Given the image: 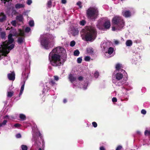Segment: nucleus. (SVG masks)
Segmentation results:
<instances>
[{
	"label": "nucleus",
	"mask_w": 150,
	"mask_h": 150,
	"mask_svg": "<svg viewBox=\"0 0 150 150\" xmlns=\"http://www.w3.org/2000/svg\"><path fill=\"white\" fill-rule=\"evenodd\" d=\"M71 33L73 36H75L78 34L79 31L77 28L73 27L71 28Z\"/></svg>",
	"instance_id": "nucleus-10"
},
{
	"label": "nucleus",
	"mask_w": 150,
	"mask_h": 150,
	"mask_svg": "<svg viewBox=\"0 0 150 150\" xmlns=\"http://www.w3.org/2000/svg\"><path fill=\"white\" fill-rule=\"evenodd\" d=\"M19 117L22 120H24L26 119L25 116L22 114H20L19 115Z\"/></svg>",
	"instance_id": "nucleus-22"
},
{
	"label": "nucleus",
	"mask_w": 150,
	"mask_h": 150,
	"mask_svg": "<svg viewBox=\"0 0 150 150\" xmlns=\"http://www.w3.org/2000/svg\"><path fill=\"white\" fill-rule=\"evenodd\" d=\"M16 19L20 22H22L23 20V15L21 14L17 16L16 17Z\"/></svg>",
	"instance_id": "nucleus-15"
},
{
	"label": "nucleus",
	"mask_w": 150,
	"mask_h": 150,
	"mask_svg": "<svg viewBox=\"0 0 150 150\" xmlns=\"http://www.w3.org/2000/svg\"><path fill=\"white\" fill-rule=\"evenodd\" d=\"M15 45L13 44H11L10 45L8 46H7L6 47H5L4 46V47L6 48H7L8 49V50H11L13 48H14V47Z\"/></svg>",
	"instance_id": "nucleus-24"
},
{
	"label": "nucleus",
	"mask_w": 150,
	"mask_h": 150,
	"mask_svg": "<svg viewBox=\"0 0 150 150\" xmlns=\"http://www.w3.org/2000/svg\"><path fill=\"white\" fill-rule=\"evenodd\" d=\"M112 23L114 25H116L119 27L118 30L122 28L124 25V21L119 16L114 17L112 19Z\"/></svg>",
	"instance_id": "nucleus-5"
},
{
	"label": "nucleus",
	"mask_w": 150,
	"mask_h": 150,
	"mask_svg": "<svg viewBox=\"0 0 150 150\" xmlns=\"http://www.w3.org/2000/svg\"><path fill=\"white\" fill-rule=\"evenodd\" d=\"M21 147L22 150H27L28 149V147L26 145H22Z\"/></svg>",
	"instance_id": "nucleus-32"
},
{
	"label": "nucleus",
	"mask_w": 150,
	"mask_h": 150,
	"mask_svg": "<svg viewBox=\"0 0 150 150\" xmlns=\"http://www.w3.org/2000/svg\"><path fill=\"white\" fill-rule=\"evenodd\" d=\"M117 100V99L115 97H113L112 99V101L113 102H116Z\"/></svg>",
	"instance_id": "nucleus-51"
},
{
	"label": "nucleus",
	"mask_w": 150,
	"mask_h": 150,
	"mask_svg": "<svg viewBox=\"0 0 150 150\" xmlns=\"http://www.w3.org/2000/svg\"><path fill=\"white\" fill-rule=\"evenodd\" d=\"M103 25L105 30L109 29L111 26L110 21L108 20L106 21L103 23Z\"/></svg>",
	"instance_id": "nucleus-8"
},
{
	"label": "nucleus",
	"mask_w": 150,
	"mask_h": 150,
	"mask_svg": "<svg viewBox=\"0 0 150 150\" xmlns=\"http://www.w3.org/2000/svg\"><path fill=\"white\" fill-rule=\"evenodd\" d=\"M141 112L144 115L146 114V111L145 110L142 109V110Z\"/></svg>",
	"instance_id": "nucleus-52"
},
{
	"label": "nucleus",
	"mask_w": 150,
	"mask_h": 150,
	"mask_svg": "<svg viewBox=\"0 0 150 150\" xmlns=\"http://www.w3.org/2000/svg\"><path fill=\"white\" fill-rule=\"evenodd\" d=\"M122 68V64L119 63H117L116 64L115 68L117 71H119L120 68Z\"/></svg>",
	"instance_id": "nucleus-23"
},
{
	"label": "nucleus",
	"mask_w": 150,
	"mask_h": 150,
	"mask_svg": "<svg viewBox=\"0 0 150 150\" xmlns=\"http://www.w3.org/2000/svg\"><path fill=\"white\" fill-rule=\"evenodd\" d=\"M69 78L70 81L72 83L75 81L76 79V77H74L73 75L71 74H69Z\"/></svg>",
	"instance_id": "nucleus-16"
},
{
	"label": "nucleus",
	"mask_w": 150,
	"mask_h": 150,
	"mask_svg": "<svg viewBox=\"0 0 150 150\" xmlns=\"http://www.w3.org/2000/svg\"><path fill=\"white\" fill-rule=\"evenodd\" d=\"M38 150H42V149H41V148H40Z\"/></svg>",
	"instance_id": "nucleus-64"
},
{
	"label": "nucleus",
	"mask_w": 150,
	"mask_h": 150,
	"mask_svg": "<svg viewBox=\"0 0 150 150\" xmlns=\"http://www.w3.org/2000/svg\"><path fill=\"white\" fill-rule=\"evenodd\" d=\"M3 52V50L1 48V47H0V52Z\"/></svg>",
	"instance_id": "nucleus-61"
},
{
	"label": "nucleus",
	"mask_w": 150,
	"mask_h": 150,
	"mask_svg": "<svg viewBox=\"0 0 150 150\" xmlns=\"http://www.w3.org/2000/svg\"><path fill=\"white\" fill-rule=\"evenodd\" d=\"M13 35L11 33H10L8 36V41L6 40L3 42V44L1 45L6 47L10 44H12L14 41V39L12 38Z\"/></svg>",
	"instance_id": "nucleus-7"
},
{
	"label": "nucleus",
	"mask_w": 150,
	"mask_h": 150,
	"mask_svg": "<svg viewBox=\"0 0 150 150\" xmlns=\"http://www.w3.org/2000/svg\"><path fill=\"white\" fill-rule=\"evenodd\" d=\"M11 23L12 25L14 26H16V21L15 20L12 21L11 22Z\"/></svg>",
	"instance_id": "nucleus-37"
},
{
	"label": "nucleus",
	"mask_w": 150,
	"mask_h": 150,
	"mask_svg": "<svg viewBox=\"0 0 150 150\" xmlns=\"http://www.w3.org/2000/svg\"><path fill=\"white\" fill-rule=\"evenodd\" d=\"M24 5L22 4H18L15 6V8L17 9L20 8H23Z\"/></svg>",
	"instance_id": "nucleus-19"
},
{
	"label": "nucleus",
	"mask_w": 150,
	"mask_h": 150,
	"mask_svg": "<svg viewBox=\"0 0 150 150\" xmlns=\"http://www.w3.org/2000/svg\"><path fill=\"white\" fill-rule=\"evenodd\" d=\"M49 83L52 86H54L56 84L54 81L53 79H50L49 81Z\"/></svg>",
	"instance_id": "nucleus-25"
},
{
	"label": "nucleus",
	"mask_w": 150,
	"mask_h": 150,
	"mask_svg": "<svg viewBox=\"0 0 150 150\" xmlns=\"http://www.w3.org/2000/svg\"><path fill=\"white\" fill-rule=\"evenodd\" d=\"M63 102L64 103H66L67 102V100L66 99H64L63 100Z\"/></svg>",
	"instance_id": "nucleus-58"
},
{
	"label": "nucleus",
	"mask_w": 150,
	"mask_h": 150,
	"mask_svg": "<svg viewBox=\"0 0 150 150\" xmlns=\"http://www.w3.org/2000/svg\"><path fill=\"white\" fill-rule=\"evenodd\" d=\"M119 43V42L117 40H115V41H114V43L115 44H116V45H117Z\"/></svg>",
	"instance_id": "nucleus-56"
},
{
	"label": "nucleus",
	"mask_w": 150,
	"mask_h": 150,
	"mask_svg": "<svg viewBox=\"0 0 150 150\" xmlns=\"http://www.w3.org/2000/svg\"><path fill=\"white\" fill-rule=\"evenodd\" d=\"M126 44L127 46H131L132 45V41L130 40H127L126 42Z\"/></svg>",
	"instance_id": "nucleus-20"
},
{
	"label": "nucleus",
	"mask_w": 150,
	"mask_h": 150,
	"mask_svg": "<svg viewBox=\"0 0 150 150\" xmlns=\"http://www.w3.org/2000/svg\"><path fill=\"white\" fill-rule=\"evenodd\" d=\"M114 51V48L112 47H110L108 50L107 52L109 54H111Z\"/></svg>",
	"instance_id": "nucleus-21"
},
{
	"label": "nucleus",
	"mask_w": 150,
	"mask_h": 150,
	"mask_svg": "<svg viewBox=\"0 0 150 150\" xmlns=\"http://www.w3.org/2000/svg\"><path fill=\"white\" fill-rule=\"evenodd\" d=\"M82 61V59L81 57H79L77 59V62L78 63H81Z\"/></svg>",
	"instance_id": "nucleus-40"
},
{
	"label": "nucleus",
	"mask_w": 150,
	"mask_h": 150,
	"mask_svg": "<svg viewBox=\"0 0 150 150\" xmlns=\"http://www.w3.org/2000/svg\"><path fill=\"white\" fill-rule=\"evenodd\" d=\"M29 25L31 27H32L34 26V22L33 20H30L29 22Z\"/></svg>",
	"instance_id": "nucleus-36"
},
{
	"label": "nucleus",
	"mask_w": 150,
	"mask_h": 150,
	"mask_svg": "<svg viewBox=\"0 0 150 150\" xmlns=\"http://www.w3.org/2000/svg\"><path fill=\"white\" fill-rule=\"evenodd\" d=\"M25 40L24 37H19L18 38L17 42L19 44H22Z\"/></svg>",
	"instance_id": "nucleus-13"
},
{
	"label": "nucleus",
	"mask_w": 150,
	"mask_h": 150,
	"mask_svg": "<svg viewBox=\"0 0 150 150\" xmlns=\"http://www.w3.org/2000/svg\"><path fill=\"white\" fill-rule=\"evenodd\" d=\"M21 136L20 133H18L16 134V137L17 138H21Z\"/></svg>",
	"instance_id": "nucleus-48"
},
{
	"label": "nucleus",
	"mask_w": 150,
	"mask_h": 150,
	"mask_svg": "<svg viewBox=\"0 0 150 150\" xmlns=\"http://www.w3.org/2000/svg\"><path fill=\"white\" fill-rule=\"evenodd\" d=\"M4 119H6V118H8L9 117V116L8 115H6L5 116H4Z\"/></svg>",
	"instance_id": "nucleus-59"
},
{
	"label": "nucleus",
	"mask_w": 150,
	"mask_h": 150,
	"mask_svg": "<svg viewBox=\"0 0 150 150\" xmlns=\"http://www.w3.org/2000/svg\"><path fill=\"white\" fill-rule=\"evenodd\" d=\"M7 122L6 120H4L2 122L0 123V127L6 125Z\"/></svg>",
	"instance_id": "nucleus-26"
},
{
	"label": "nucleus",
	"mask_w": 150,
	"mask_h": 150,
	"mask_svg": "<svg viewBox=\"0 0 150 150\" xmlns=\"http://www.w3.org/2000/svg\"><path fill=\"white\" fill-rule=\"evenodd\" d=\"M81 4L82 3L81 1H79L77 3L76 5L78 6L80 8H82Z\"/></svg>",
	"instance_id": "nucleus-35"
},
{
	"label": "nucleus",
	"mask_w": 150,
	"mask_h": 150,
	"mask_svg": "<svg viewBox=\"0 0 150 150\" xmlns=\"http://www.w3.org/2000/svg\"><path fill=\"white\" fill-rule=\"evenodd\" d=\"M21 125L18 123H16L14 125V126L16 127H21Z\"/></svg>",
	"instance_id": "nucleus-47"
},
{
	"label": "nucleus",
	"mask_w": 150,
	"mask_h": 150,
	"mask_svg": "<svg viewBox=\"0 0 150 150\" xmlns=\"http://www.w3.org/2000/svg\"><path fill=\"white\" fill-rule=\"evenodd\" d=\"M87 51L88 53L92 55L94 54V50L92 48H87Z\"/></svg>",
	"instance_id": "nucleus-17"
},
{
	"label": "nucleus",
	"mask_w": 150,
	"mask_h": 150,
	"mask_svg": "<svg viewBox=\"0 0 150 150\" xmlns=\"http://www.w3.org/2000/svg\"><path fill=\"white\" fill-rule=\"evenodd\" d=\"M100 150H105L104 147L102 146L100 147Z\"/></svg>",
	"instance_id": "nucleus-55"
},
{
	"label": "nucleus",
	"mask_w": 150,
	"mask_h": 150,
	"mask_svg": "<svg viewBox=\"0 0 150 150\" xmlns=\"http://www.w3.org/2000/svg\"><path fill=\"white\" fill-rule=\"evenodd\" d=\"M65 52L63 48L60 47H57L52 50L49 54V59L52 66L57 67L61 65V56L65 53Z\"/></svg>",
	"instance_id": "nucleus-1"
},
{
	"label": "nucleus",
	"mask_w": 150,
	"mask_h": 150,
	"mask_svg": "<svg viewBox=\"0 0 150 150\" xmlns=\"http://www.w3.org/2000/svg\"><path fill=\"white\" fill-rule=\"evenodd\" d=\"M52 1L51 0L48 1L47 3V7L49 8H51L52 7Z\"/></svg>",
	"instance_id": "nucleus-29"
},
{
	"label": "nucleus",
	"mask_w": 150,
	"mask_h": 150,
	"mask_svg": "<svg viewBox=\"0 0 150 150\" xmlns=\"http://www.w3.org/2000/svg\"><path fill=\"white\" fill-rule=\"evenodd\" d=\"M80 33L86 41H92L96 37L97 33L95 29L91 26H86L80 32Z\"/></svg>",
	"instance_id": "nucleus-2"
},
{
	"label": "nucleus",
	"mask_w": 150,
	"mask_h": 150,
	"mask_svg": "<svg viewBox=\"0 0 150 150\" xmlns=\"http://www.w3.org/2000/svg\"><path fill=\"white\" fill-rule=\"evenodd\" d=\"M97 26L98 28H99V29H102V28H101V27H100V26H99V25H97Z\"/></svg>",
	"instance_id": "nucleus-60"
},
{
	"label": "nucleus",
	"mask_w": 150,
	"mask_h": 150,
	"mask_svg": "<svg viewBox=\"0 0 150 150\" xmlns=\"http://www.w3.org/2000/svg\"><path fill=\"white\" fill-rule=\"evenodd\" d=\"M6 35L5 31L1 32L0 33V38L2 39L5 40L6 39Z\"/></svg>",
	"instance_id": "nucleus-14"
},
{
	"label": "nucleus",
	"mask_w": 150,
	"mask_h": 150,
	"mask_svg": "<svg viewBox=\"0 0 150 150\" xmlns=\"http://www.w3.org/2000/svg\"><path fill=\"white\" fill-rule=\"evenodd\" d=\"M13 91L8 92L7 96L10 98L13 95Z\"/></svg>",
	"instance_id": "nucleus-30"
},
{
	"label": "nucleus",
	"mask_w": 150,
	"mask_h": 150,
	"mask_svg": "<svg viewBox=\"0 0 150 150\" xmlns=\"http://www.w3.org/2000/svg\"><path fill=\"white\" fill-rule=\"evenodd\" d=\"M39 136L40 137L41 136V134L40 132H39Z\"/></svg>",
	"instance_id": "nucleus-62"
},
{
	"label": "nucleus",
	"mask_w": 150,
	"mask_h": 150,
	"mask_svg": "<svg viewBox=\"0 0 150 150\" xmlns=\"http://www.w3.org/2000/svg\"><path fill=\"white\" fill-rule=\"evenodd\" d=\"M122 15L125 18L130 17L132 16V13L129 10H125L122 12Z\"/></svg>",
	"instance_id": "nucleus-9"
},
{
	"label": "nucleus",
	"mask_w": 150,
	"mask_h": 150,
	"mask_svg": "<svg viewBox=\"0 0 150 150\" xmlns=\"http://www.w3.org/2000/svg\"><path fill=\"white\" fill-rule=\"evenodd\" d=\"M18 35L19 37H24L25 34L24 32L21 31L18 34Z\"/></svg>",
	"instance_id": "nucleus-33"
},
{
	"label": "nucleus",
	"mask_w": 150,
	"mask_h": 150,
	"mask_svg": "<svg viewBox=\"0 0 150 150\" xmlns=\"http://www.w3.org/2000/svg\"><path fill=\"white\" fill-rule=\"evenodd\" d=\"M123 76V74L121 73H117L115 75V79L112 80V82L116 85L119 86L121 85L122 83L121 82H120V80L122 79Z\"/></svg>",
	"instance_id": "nucleus-6"
},
{
	"label": "nucleus",
	"mask_w": 150,
	"mask_h": 150,
	"mask_svg": "<svg viewBox=\"0 0 150 150\" xmlns=\"http://www.w3.org/2000/svg\"><path fill=\"white\" fill-rule=\"evenodd\" d=\"M32 3L31 0H28L27 1V4L28 5H30Z\"/></svg>",
	"instance_id": "nucleus-49"
},
{
	"label": "nucleus",
	"mask_w": 150,
	"mask_h": 150,
	"mask_svg": "<svg viewBox=\"0 0 150 150\" xmlns=\"http://www.w3.org/2000/svg\"><path fill=\"white\" fill-rule=\"evenodd\" d=\"M62 3L65 4L67 3V1L66 0H61Z\"/></svg>",
	"instance_id": "nucleus-54"
},
{
	"label": "nucleus",
	"mask_w": 150,
	"mask_h": 150,
	"mask_svg": "<svg viewBox=\"0 0 150 150\" xmlns=\"http://www.w3.org/2000/svg\"><path fill=\"white\" fill-rule=\"evenodd\" d=\"M27 74V77L26 78V79H27L28 78V73H25V72H23V73H22V76H23V78H26V77H25L26 76V75Z\"/></svg>",
	"instance_id": "nucleus-41"
},
{
	"label": "nucleus",
	"mask_w": 150,
	"mask_h": 150,
	"mask_svg": "<svg viewBox=\"0 0 150 150\" xmlns=\"http://www.w3.org/2000/svg\"><path fill=\"white\" fill-rule=\"evenodd\" d=\"M94 76L96 78H97L99 76V73L98 72L96 71L94 73Z\"/></svg>",
	"instance_id": "nucleus-38"
},
{
	"label": "nucleus",
	"mask_w": 150,
	"mask_h": 150,
	"mask_svg": "<svg viewBox=\"0 0 150 150\" xmlns=\"http://www.w3.org/2000/svg\"><path fill=\"white\" fill-rule=\"evenodd\" d=\"M7 76L10 80L14 81L15 79V74L14 72L11 73H9L7 75Z\"/></svg>",
	"instance_id": "nucleus-11"
},
{
	"label": "nucleus",
	"mask_w": 150,
	"mask_h": 150,
	"mask_svg": "<svg viewBox=\"0 0 150 150\" xmlns=\"http://www.w3.org/2000/svg\"><path fill=\"white\" fill-rule=\"evenodd\" d=\"M30 30V28L29 27H26L25 29V32L28 33Z\"/></svg>",
	"instance_id": "nucleus-42"
},
{
	"label": "nucleus",
	"mask_w": 150,
	"mask_h": 150,
	"mask_svg": "<svg viewBox=\"0 0 150 150\" xmlns=\"http://www.w3.org/2000/svg\"><path fill=\"white\" fill-rule=\"evenodd\" d=\"M80 53L79 51L77 50H75L74 52V55L75 56H78Z\"/></svg>",
	"instance_id": "nucleus-31"
},
{
	"label": "nucleus",
	"mask_w": 150,
	"mask_h": 150,
	"mask_svg": "<svg viewBox=\"0 0 150 150\" xmlns=\"http://www.w3.org/2000/svg\"><path fill=\"white\" fill-rule=\"evenodd\" d=\"M54 79L57 81L58 80L59 78L58 76H54Z\"/></svg>",
	"instance_id": "nucleus-53"
},
{
	"label": "nucleus",
	"mask_w": 150,
	"mask_h": 150,
	"mask_svg": "<svg viewBox=\"0 0 150 150\" xmlns=\"http://www.w3.org/2000/svg\"><path fill=\"white\" fill-rule=\"evenodd\" d=\"M25 83V81H24L23 84L21 86V90L20 91V92L19 95V97L21 96L22 94L23 93V91L24 89Z\"/></svg>",
	"instance_id": "nucleus-18"
},
{
	"label": "nucleus",
	"mask_w": 150,
	"mask_h": 150,
	"mask_svg": "<svg viewBox=\"0 0 150 150\" xmlns=\"http://www.w3.org/2000/svg\"><path fill=\"white\" fill-rule=\"evenodd\" d=\"M83 77L82 76H80L78 78V79L79 81H82L83 80Z\"/></svg>",
	"instance_id": "nucleus-46"
},
{
	"label": "nucleus",
	"mask_w": 150,
	"mask_h": 150,
	"mask_svg": "<svg viewBox=\"0 0 150 150\" xmlns=\"http://www.w3.org/2000/svg\"><path fill=\"white\" fill-rule=\"evenodd\" d=\"M51 38H45L43 39L40 41L41 45L44 47L46 49H49L51 47L50 44L53 43V40L54 39L53 36H50Z\"/></svg>",
	"instance_id": "nucleus-4"
},
{
	"label": "nucleus",
	"mask_w": 150,
	"mask_h": 150,
	"mask_svg": "<svg viewBox=\"0 0 150 150\" xmlns=\"http://www.w3.org/2000/svg\"><path fill=\"white\" fill-rule=\"evenodd\" d=\"M86 23V21L84 20H82L81 21L79 22V24L82 26H84Z\"/></svg>",
	"instance_id": "nucleus-28"
},
{
	"label": "nucleus",
	"mask_w": 150,
	"mask_h": 150,
	"mask_svg": "<svg viewBox=\"0 0 150 150\" xmlns=\"http://www.w3.org/2000/svg\"><path fill=\"white\" fill-rule=\"evenodd\" d=\"M86 17L94 21L97 18L99 15L98 9L96 7H90L86 11Z\"/></svg>",
	"instance_id": "nucleus-3"
},
{
	"label": "nucleus",
	"mask_w": 150,
	"mask_h": 150,
	"mask_svg": "<svg viewBox=\"0 0 150 150\" xmlns=\"http://www.w3.org/2000/svg\"><path fill=\"white\" fill-rule=\"evenodd\" d=\"M2 47V48H1L2 49H4V52H5L6 53V54H8L10 52V50H8V49L7 48H6L4 47V46L1 45Z\"/></svg>",
	"instance_id": "nucleus-27"
},
{
	"label": "nucleus",
	"mask_w": 150,
	"mask_h": 150,
	"mask_svg": "<svg viewBox=\"0 0 150 150\" xmlns=\"http://www.w3.org/2000/svg\"><path fill=\"white\" fill-rule=\"evenodd\" d=\"M91 58L89 56H86L85 57L84 59L86 61H89L90 60Z\"/></svg>",
	"instance_id": "nucleus-39"
},
{
	"label": "nucleus",
	"mask_w": 150,
	"mask_h": 150,
	"mask_svg": "<svg viewBox=\"0 0 150 150\" xmlns=\"http://www.w3.org/2000/svg\"><path fill=\"white\" fill-rule=\"evenodd\" d=\"M112 30L113 31H115L116 30L115 27L114 26H113L112 27Z\"/></svg>",
	"instance_id": "nucleus-57"
},
{
	"label": "nucleus",
	"mask_w": 150,
	"mask_h": 150,
	"mask_svg": "<svg viewBox=\"0 0 150 150\" xmlns=\"http://www.w3.org/2000/svg\"><path fill=\"white\" fill-rule=\"evenodd\" d=\"M1 53H2V54H1L2 56H3L4 57H6L7 56V54L3 50V52H1Z\"/></svg>",
	"instance_id": "nucleus-50"
},
{
	"label": "nucleus",
	"mask_w": 150,
	"mask_h": 150,
	"mask_svg": "<svg viewBox=\"0 0 150 150\" xmlns=\"http://www.w3.org/2000/svg\"><path fill=\"white\" fill-rule=\"evenodd\" d=\"M92 124L93 126L94 127H96L97 126V124L96 123V122H93L92 123Z\"/></svg>",
	"instance_id": "nucleus-44"
},
{
	"label": "nucleus",
	"mask_w": 150,
	"mask_h": 150,
	"mask_svg": "<svg viewBox=\"0 0 150 150\" xmlns=\"http://www.w3.org/2000/svg\"><path fill=\"white\" fill-rule=\"evenodd\" d=\"M6 16L3 13L0 14V22H3L6 20Z\"/></svg>",
	"instance_id": "nucleus-12"
},
{
	"label": "nucleus",
	"mask_w": 150,
	"mask_h": 150,
	"mask_svg": "<svg viewBox=\"0 0 150 150\" xmlns=\"http://www.w3.org/2000/svg\"><path fill=\"white\" fill-rule=\"evenodd\" d=\"M147 134H148V135H150V131H149L146 130L144 132V134L145 135H146Z\"/></svg>",
	"instance_id": "nucleus-43"
},
{
	"label": "nucleus",
	"mask_w": 150,
	"mask_h": 150,
	"mask_svg": "<svg viewBox=\"0 0 150 150\" xmlns=\"http://www.w3.org/2000/svg\"><path fill=\"white\" fill-rule=\"evenodd\" d=\"M122 146L119 145L117 147L116 150H120L122 148Z\"/></svg>",
	"instance_id": "nucleus-45"
},
{
	"label": "nucleus",
	"mask_w": 150,
	"mask_h": 150,
	"mask_svg": "<svg viewBox=\"0 0 150 150\" xmlns=\"http://www.w3.org/2000/svg\"><path fill=\"white\" fill-rule=\"evenodd\" d=\"M75 42L74 40H73L70 43V46L72 47H73L75 45Z\"/></svg>",
	"instance_id": "nucleus-34"
},
{
	"label": "nucleus",
	"mask_w": 150,
	"mask_h": 150,
	"mask_svg": "<svg viewBox=\"0 0 150 150\" xmlns=\"http://www.w3.org/2000/svg\"><path fill=\"white\" fill-rule=\"evenodd\" d=\"M33 137L34 138H33V140H34V141H35V140H36L35 137Z\"/></svg>",
	"instance_id": "nucleus-63"
}]
</instances>
